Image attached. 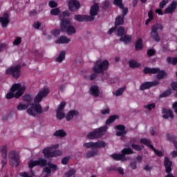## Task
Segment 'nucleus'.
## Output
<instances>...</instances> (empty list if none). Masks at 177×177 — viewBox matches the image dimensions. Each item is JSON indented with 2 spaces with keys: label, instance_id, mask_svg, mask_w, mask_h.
<instances>
[{
  "label": "nucleus",
  "instance_id": "obj_1",
  "mask_svg": "<svg viewBox=\"0 0 177 177\" xmlns=\"http://www.w3.org/2000/svg\"><path fill=\"white\" fill-rule=\"evenodd\" d=\"M49 95V89L44 88L40 90L37 95L34 98V104H32V106L27 109V113L29 115L32 117H35L37 114H42L44 111H48L49 110V106H46L42 109V106L39 104L44 97H46Z\"/></svg>",
  "mask_w": 177,
  "mask_h": 177
},
{
  "label": "nucleus",
  "instance_id": "obj_2",
  "mask_svg": "<svg viewBox=\"0 0 177 177\" xmlns=\"http://www.w3.org/2000/svg\"><path fill=\"white\" fill-rule=\"evenodd\" d=\"M26 88V86H21L20 83L14 84L11 86L10 92L6 94V99L8 100L13 99V97H15V99H19V97H21V96L24 95Z\"/></svg>",
  "mask_w": 177,
  "mask_h": 177
},
{
  "label": "nucleus",
  "instance_id": "obj_3",
  "mask_svg": "<svg viewBox=\"0 0 177 177\" xmlns=\"http://www.w3.org/2000/svg\"><path fill=\"white\" fill-rule=\"evenodd\" d=\"M59 144L53 145L48 147H46L43 149L42 153L45 158H53V157H60L63 152L60 150H53L54 149H58Z\"/></svg>",
  "mask_w": 177,
  "mask_h": 177
},
{
  "label": "nucleus",
  "instance_id": "obj_4",
  "mask_svg": "<svg viewBox=\"0 0 177 177\" xmlns=\"http://www.w3.org/2000/svg\"><path fill=\"white\" fill-rule=\"evenodd\" d=\"M61 30L64 32H66L68 35H73L75 34V28L71 26V21L68 19L63 18L61 21Z\"/></svg>",
  "mask_w": 177,
  "mask_h": 177
},
{
  "label": "nucleus",
  "instance_id": "obj_5",
  "mask_svg": "<svg viewBox=\"0 0 177 177\" xmlns=\"http://www.w3.org/2000/svg\"><path fill=\"white\" fill-rule=\"evenodd\" d=\"M164 26L160 24H156L153 25L151 28L150 37L152 39H154L156 42H160L161 39L158 35V30L162 31Z\"/></svg>",
  "mask_w": 177,
  "mask_h": 177
},
{
  "label": "nucleus",
  "instance_id": "obj_6",
  "mask_svg": "<svg viewBox=\"0 0 177 177\" xmlns=\"http://www.w3.org/2000/svg\"><path fill=\"white\" fill-rule=\"evenodd\" d=\"M106 131H107V127L106 126L95 129L93 131H91L88 133L87 138L91 140L99 139L104 135Z\"/></svg>",
  "mask_w": 177,
  "mask_h": 177
},
{
  "label": "nucleus",
  "instance_id": "obj_7",
  "mask_svg": "<svg viewBox=\"0 0 177 177\" xmlns=\"http://www.w3.org/2000/svg\"><path fill=\"white\" fill-rule=\"evenodd\" d=\"M109 61L104 60L102 62H97L93 68V71L95 73V74H102L104 73L105 70H107L109 68Z\"/></svg>",
  "mask_w": 177,
  "mask_h": 177
},
{
  "label": "nucleus",
  "instance_id": "obj_8",
  "mask_svg": "<svg viewBox=\"0 0 177 177\" xmlns=\"http://www.w3.org/2000/svg\"><path fill=\"white\" fill-rule=\"evenodd\" d=\"M21 71V68H20V66H12L11 67L8 68L6 71V74L7 75H12L13 78L15 80H17L20 77V71Z\"/></svg>",
  "mask_w": 177,
  "mask_h": 177
},
{
  "label": "nucleus",
  "instance_id": "obj_9",
  "mask_svg": "<svg viewBox=\"0 0 177 177\" xmlns=\"http://www.w3.org/2000/svg\"><path fill=\"white\" fill-rule=\"evenodd\" d=\"M8 157L10 158V162L12 167H19V165H20V156L16 151H11L9 153Z\"/></svg>",
  "mask_w": 177,
  "mask_h": 177
},
{
  "label": "nucleus",
  "instance_id": "obj_10",
  "mask_svg": "<svg viewBox=\"0 0 177 177\" xmlns=\"http://www.w3.org/2000/svg\"><path fill=\"white\" fill-rule=\"evenodd\" d=\"M99 13V4L95 3L90 9V16L88 15V19L90 21H93L95 20V16H97Z\"/></svg>",
  "mask_w": 177,
  "mask_h": 177
},
{
  "label": "nucleus",
  "instance_id": "obj_11",
  "mask_svg": "<svg viewBox=\"0 0 177 177\" xmlns=\"http://www.w3.org/2000/svg\"><path fill=\"white\" fill-rule=\"evenodd\" d=\"M68 8L71 12H77L81 8V4L78 0H70L68 3Z\"/></svg>",
  "mask_w": 177,
  "mask_h": 177
},
{
  "label": "nucleus",
  "instance_id": "obj_12",
  "mask_svg": "<svg viewBox=\"0 0 177 177\" xmlns=\"http://www.w3.org/2000/svg\"><path fill=\"white\" fill-rule=\"evenodd\" d=\"M160 82L158 81L153 82H145L140 86V91H146V89H150L152 86H157L159 85Z\"/></svg>",
  "mask_w": 177,
  "mask_h": 177
},
{
  "label": "nucleus",
  "instance_id": "obj_13",
  "mask_svg": "<svg viewBox=\"0 0 177 177\" xmlns=\"http://www.w3.org/2000/svg\"><path fill=\"white\" fill-rule=\"evenodd\" d=\"M115 129H118L116 131V136H121L124 138L127 133H128V131L125 129V126L122 124H118L114 127Z\"/></svg>",
  "mask_w": 177,
  "mask_h": 177
},
{
  "label": "nucleus",
  "instance_id": "obj_14",
  "mask_svg": "<svg viewBox=\"0 0 177 177\" xmlns=\"http://www.w3.org/2000/svg\"><path fill=\"white\" fill-rule=\"evenodd\" d=\"M164 165L166 174H171L172 172V161L167 156L165 157Z\"/></svg>",
  "mask_w": 177,
  "mask_h": 177
},
{
  "label": "nucleus",
  "instance_id": "obj_15",
  "mask_svg": "<svg viewBox=\"0 0 177 177\" xmlns=\"http://www.w3.org/2000/svg\"><path fill=\"white\" fill-rule=\"evenodd\" d=\"M0 23L3 28L8 27V24L10 23L9 14L8 12L4 13L2 17H0Z\"/></svg>",
  "mask_w": 177,
  "mask_h": 177
},
{
  "label": "nucleus",
  "instance_id": "obj_16",
  "mask_svg": "<svg viewBox=\"0 0 177 177\" xmlns=\"http://www.w3.org/2000/svg\"><path fill=\"white\" fill-rule=\"evenodd\" d=\"M177 8V2L175 1H173L170 5L165 10L164 13L165 15L174 13L175 10H176Z\"/></svg>",
  "mask_w": 177,
  "mask_h": 177
},
{
  "label": "nucleus",
  "instance_id": "obj_17",
  "mask_svg": "<svg viewBox=\"0 0 177 177\" xmlns=\"http://www.w3.org/2000/svg\"><path fill=\"white\" fill-rule=\"evenodd\" d=\"M162 113L163 115V118L165 120H168V118H174L175 116L174 115V112L171 109H168L167 108L162 109Z\"/></svg>",
  "mask_w": 177,
  "mask_h": 177
},
{
  "label": "nucleus",
  "instance_id": "obj_18",
  "mask_svg": "<svg viewBox=\"0 0 177 177\" xmlns=\"http://www.w3.org/2000/svg\"><path fill=\"white\" fill-rule=\"evenodd\" d=\"M74 19L76 20V21H80L81 23L84 21H91L89 20L88 15H76L74 16Z\"/></svg>",
  "mask_w": 177,
  "mask_h": 177
},
{
  "label": "nucleus",
  "instance_id": "obj_19",
  "mask_svg": "<svg viewBox=\"0 0 177 177\" xmlns=\"http://www.w3.org/2000/svg\"><path fill=\"white\" fill-rule=\"evenodd\" d=\"M90 93L94 97H97L99 94L100 93V91L99 90V86L96 85H93L90 88Z\"/></svg>",
  "mask_w": 177,
  "mask_h": 177
},
{
  "label": "nucleus",
  "instance_id": "obj_20",
  "mask_svg": "<svg viewBox=\"0 0 177 177\" xmlns=\"http://www.w3.org/2000/svg\"><path fill=\"white\" fill-rule=\"evenodd\" d=\"M160 71L159 68H150L149 66H146L143 69V73L144 74H157V72Z\"/></svg>",
  "mask_w": 177,
  "mask_h": 177
},
{
  "label": "nucleus",
  "instance_id": "obj_21",
  "mask_svg": "<svg viewBox=\"0 0 177 177\" xmlns=\"http://www.w3.org/2000/svg\"><path fill=\"white\" fill-rule=\"evenodd\" d=\"M124 19L125 17L121 15H118V17H116L115 19V27H118V26H124Z\"/></svg>",
  "mask_w": 177,
  "mask_h": 177
},
{
  "label": "nucleus",
  "instance_id": "obj_22",
  "mask_svg": "<svg viewBox=\"0 0 177 177\" xmlns=\"http://www.w3.org/2000/svg\"><path fill=\"white\" fill-rule=\"evenodd\" d=\"M32 99H33V97L30 94H25L23 96V100H24V102H26L27 106H32V104H31L32 102Z\"/></svg>",
  "mask_w": 177,
  "mask_h": 177
},
{
  "label": "nucleus",
  "instance_id": "obj_23",
  "mask_svg": "<svg viewBox=\"0 0 177 177\" xmlns=\"http://www.w3.org/2000/svg\"><path fill=\"white\" fill-rule=\"evenodd\" d=\"M74 115H78V111L75 110L70 111L66 116V121H71L74 118Z\"/></svg>",
  "mask_w": 177,
  "mask_h": 177
},
{
  "label": "nucleus",
  "instance_id": "obj_24",
  "mask_svg": "<svg viewBox=\"0 0 177 177\" xmlns=\"http://www.w3.org/2000/svg\"><path fill=\"white\" fill-rule=\"evenodd\" d=\"M97 153L99 151L97 149H93L91 151H88L85 155V158H92V157H95V156H97Z\"/></svg>",
  "mask_w": 177,
  "mask_h": 177
},
{
  "label": "nucleus",
  "instance_id": "obj_25",
  "mask_svg": "<svg viewBox=\"0 0 177 177\" xmlns=\"http://www.w3.org/2000/svg\"><path fill=\"white\" fill-rule=\"evenodd\" d=\"M70 39L66 36H61L57 40L56 44H70Z\"/></svg>",
  "mask_w": 177,
  "mask_h": 177
},
{
  "label": "nucleus",
  "instance_id": "obj_26",
  "mask_svg": "<svg viewBox=\"0 0 177 177\" xmlns=\"http://www.w3.org/2000/svg\"><path fill=\"white\" fill-rule=\"evenodd\" d=\"M158 68L159 71L157 72V79L158 80H162V78H165V77H167V72H165V71L160 69V68Z\"/></svg>",
  "mask_w": 177,
  "mask_h": 177
},
{
  "label": "nucleus",
  "instance_id": "obj_27",
  "mask_svg": "<svg viewBox=\"0 0 177 177\" xmlns=\"http://www.w3.org/2000/svg\"><path fill=\"white\" fill-rule=\"evenodd\" d=\"M110 157L113 158V160H115V161H122V160H124V158L122 153H113L110 155Z\"/></svg>",
  "mask_w": 177,
  "mask_h": 177
},
{
  "label": "nucleus",
  "instance_id": "obj_28",
  "mask_svg": "<svg viewBox=\"0 0 177 177\" xmlns=\"http://www.w3.org/2000/svg\"><path fill=\"white\" fill-rule=\"evenodd\" d=\"M53 136L59 138H64V136H67V133H66V131H64L63 129H59L57 130L54 133Z\"/></svg>",
  "mask_w": 177,
  "mask_h": 177
},
{
  "label": "nucleus",
  "instance_id": "obj_29",
  "mask_svg": "<svg viewBox=\"0 0 177 177\" xmlns=\"http://www.w3.org/2000/svg\"><path fill=\"white\" fill-rule=\"evenodd\" d=\"M106 144L104 141L98 140L96 142H94V149H102L106 147Z\"/></svg>",
  "mask_w": 177,
  "mask_h": 177
},
{
  "label": "nucleus",
  "instance_id": "obj_30",
  "mask_svg": "<svg viewBox=\"0 0 177 177\" xmlns=\"http://www.w3.org/2000/svg\"><path fill=\"white\" fill-rule=\"evenodd\" d=\"M64 59H66V51L62 50L59 53L58 57H57L55 59V60L58 63H62V62H63V60H64Z\"/></svg>",
  "mask_w": 177,
  "mask_h": 177
},
{
  "label": "nucleus",
  "instance_id": "obj_31",
  "mask_svg": "<svg viewBox=\"0 0 177 177\" xmlns=\"http://www.w3.org/2000/svg\"><path fill=\"white\" fill-rule=\"evenodd\" d=\"M125 34H127V32H125L124 27L120 26L119 28H117L116 35H118V37H122L125 35Z\"/></svg>",
  "mask_w": 177,
  "mask_h": 177
},
{
  "label": "nucleus",
  "instance_id": "obj_32",
  "mask_svg": "<svg viewBox=\"0 0 177 177\" xmlns=\"http://www.w3.org/2000/svg\"><path fill=\"white\" fill-rule=\"evenodd\" d=\"M129 65L131 68H138V67H140V64H139L138 61L133 59L129 62Z\"/></svg>",
  "mask_w": 177,
  "mask_h": 177
},
{
  "label": "nucleus",
  "instance_id": "obj_33",
  "mask_svg": "<svg viewBox=\"0 0 177 177\" xmlns=\"http://www.w3.org/2000/svg\"><path fill=\"white\" fill-rule=\"evenodd\" d=\"M143 49V41L142 39H138L136 42V50H142Z\"/></svg>",
  "mask_w": 177,
  "mask_h": 177
},
{
  "label": "nucleus",
  "instance_id": "obj_34",
  "mask_svg": "<svg viewBox=\"0 0 177 177\" xmlns=\"http://www.w3.org/2000/svg\"><path fill=\"white\" fill-rule=\"evenodd\" d=\"M131 40L132 37L126 35L122 36L120 38V41H121L122 42H124V44H128L129 42H131Z\"/></svg>",
  "mask_w": 177,
  "mask_h": 177
},
{
  "label": "nucleus",
  "instance_id": "obj_35",
  "mask_svg": "<svg viewBox=\"0 0 177 177\" xmlns=\"http://www.w3.org/2000/svg\"><path fill=\"white\" fill-rule=\"evenodd\" d=\"M37 166L46 167L48 165V160L44 158H39L37 160Z\"/></svg>",
  "mask_w": 177,
  "mask_h": 177
},
{
  "label": "nucleus",
  "instance_id": "obj_36",
  "mask_svg": "<svg viewBox=\"0 0 177 177\" xmlns=\"http://www.w3.org/2000/svg\"><path fill=\"white\" fill-rule=\"evenodd\" d=\"M121 153L125 158V156H127V154H133V150L131 148H124L122 150Z\"/></svg>",
  "mask_w": 177,
  "mask_h": 177
},
{
  "label": "nucleus",
  "instance_id": "obj_37",
  "mask_svg": "<svg viewBox=\"0 0 177 177\" xmlns=\"http://www.w3.org/2000/svg\"><path fill=\"white\" fill-rule=\"evenodd\" d=\"M166 138L169 142H172V143H174L177 140V136L175 135H171L169 133H167L166 135Z\"/></svg>",
  "mask_w": 177,
  "mask_h": 177
},
{
  "label": "nucleus",
  "instance_id": "obj_38",
  "mask_svg": "<svg viewBox=\"0 0 177 177\" xmlns=\"http://www.w3.org/2000/svg\"><path fill=\"white\" fill-rule=\"evenodd\" d=\"M1 157L3 158H8V147L6 145L2 147Z\"/></svg>",
  "mask_w": 177,
  "mask_h": 177
},
{
  "label": "nucleus",
  "instance_id": "obj_39",
  "mask_svg": "<svg viewBox=\"0 0 177 177\" xmlns=\"http://www.w3.org/2000/svg\"><path fill=\"white\" fill-rule=\"evenodd\" d=\"M131 147L132 149H133V150H136V151H142V150H143V149L145 148L143 145H139L135 143L131 144Z\"/></svg>",
  "mask_w": 177,
  "mask_h": 177
},
{
  "label": "nucleus",
  "instance_id": "obj_40",
  "mask_svg": "<svg viewBox=\"0 0 177 177\" xmlns=\"http://www.w3.org/2000/svg\"><path fill=\"white\" fill-rule=\"evenodd\" d=\"M118 117L115 115H111L106 121V125H110L112 122H114L117 120Z\"/></svg>",
  "mask_w": 177,
  "mask_h": 177
},
{
  "label": "nucleus",
  "instance_id": "obj_41",
  "mask_svg": "<svg viewBox=\"0 0 177 177\" xmlns=\"http://www.w3.org/2000/svg\"><path fill=\"white\" fill-rule=\"evenodd\" d=\"M27 109H28V105L21 103H19L17 106V110H18V111H23V110H27Z\"/></svg>",
  "mask_w": 177,
  "mask_h": 177
},
{
  "label": "nucleus",
  "instance_id": "obj_42",
  "mask_svg": "<svg viewBox=\"0 0 177 177\" xmlns=\"http://www.w3.org/2000/svg\"><path fill=\"white\" fill-rule=\"evenodd\" d=\"M59 13H62V11L59 8H53L50 10V15L52 16H59Z\"/></svg>",
  "mask_w": 177,
  "mask_h": 177
},
{
  "label": "nucleus",
  "instance_id": "obj_43",
  "mask_svg": "<svg viewBox=\"0 0 177 177\" xmlns=\"http://www.w3.org/2000/svg\"><path fill=\"white\" fill-rule=\"evenodd\" d=\"M172 93L171 89H167L160 95V97H168Z\"/></svg>",
  "mask_w": 177,
  "mask_h": 177
},
{
  "label": "nucleus",
  "instance_id": "obj_44",
  "mask_svg": "<svg viewBox=\"0 0 177 177\" xmlns=\"http://www.w3.org/2000/svg\"><path fill=\"white\" fill-rule=\"evenodd\" d=\"M140 143L145 145V146H149L151 145V141L147 138H141L140 140Z\"/></svg>",
  "mask_w": 177,
  "mask_h": 177
},
{
  "label": "nucleus",
  "instance_id": "obj_45",
  "mask_svg": "<svg viewBox=\"0 0 177 177\" xmlns=\"http://www.w3.org/2000/svg\"><path fill=\"white\" fill-rule=\"evenodd\" d=\"M83 146L86 149H95V142H85L84 144H83Z\"/></svg>",
  "mask_w": 177,
  "mask_h": 177
},
{
  "label": "nucleus",
  "instance_id": "obj_46",
  "mask_svg": "<svg viewBox=\"0 0 177 177\" xmlns=\"http://www.w3.org/2000/svg\"><path fill=\"white\" fill-rule=\"evenodd\" d=\"M125 89H127V87L124 86V87H121V88H118V90H116L115 96H121V95H122V93H124V91H125Z\"/></svg>",
  "mask_w": 177,
  "mask_h": 177
},
{
  "label": "nucleus",
  "instance_id": "obj_47",
  "mask_svg": "<svg viewBox=\"0 0 177 177\" xmlns=\"http://www.w3.org/2000/svg\"><path fill=\"white\" fill-rule=\"evenodd\" d=\"M38 166V162L37 160H30L28 162V167L30 169L34 168V167Z\"/></svg>",
  "mask_w": 177,
  "mask_h": 177
},
{
  "label": "nucleus",
  "instance_id": "obj_48",
  "mask_svg": "<svg viewBox=\"0 0 177 177\" xmlns=\"http://www.w3.org/2000/svg\"><path fill=\"white\" fill-rule=\"evenodd\" d=\"M56 113L57 120H63L64 117H66V115L64 114V113H63V111H57Z\"/></svg>",
  "mask_w": 177,
  "mask_h": 177
},
{
  "label": "nucleus",
  "instance_id": "obj_49",
  "mask_svg": "<svg viewBox=\"0 0 177 177\" xmlns=\"http://www.w3.org/2000/svg\"><path fill=\"white\" fill-rule=\"evenodd\" d=\"M47 165H48V167H50V169L53 172H56V171H57V165L53 163H50V162L47 164Z\"/></svg>",
  "mask_w": 177,
  "mask_h": 177
},
{
  "label": "nucleus",
  "instance_id": "obj_50",
  "mask_svg": "<svg viewBox=\"0 0 177 177\" xmlns=\"http://www.w3.org/2000/svg\"><path fill=\"white\" fill-rule=\"evenodd\" d=\"M144 109H147V110H149V111H151V110H153V109H156V104L151 103V104H149L147 105H145Z\"/></svg>",
  "mask_w": 177,
  "mask_h": 177
},
{
  "label": "nucleus",
  "instance_id": "obj_51",
  "mask_svg": "<svg viewBox=\"0 0 177 177\" xmlns=\"http://www.w3.org/2000/svg\"><path fill=\"white\" fill-rule=\"evenodd\" d=\"M120 9H122V17H125L127 15H128V7H124L122 6V8H120Z\"/></svg>",
  "mask_w": 177,
  "mask_h": 177
},
{
  "label": "nucleus",
  "instance_id": "obj_52",
  "mask_svg": "<svg viewBox=\"0 0 177 177\" xmlns=\"http://www.w3.org/2000/svg\"><path fill=\"white\" fill-rule=\"evenodd\" d=\"M66 102L63 101L58 106V109H57V111H63L64 110V107H66Z\"/></svg>",
  "mask_w": 177,
  "mask_h": 177
},
{
  "label": "nucleus",
  "instance_id": "obj_53",
  "mask_svg": "<svg viewBox=\"0 0 177 177\" xmlns=\"http://www.w3.org/2000/svg\"><path fill=\"white\" fill-rule=\"evenodd\" d=\"M109 6H110V1L106 0L105 1H104L102 3V9L104 10H106L109 9Z\"/></svg>",
  "mask_w": 177,
  "mask_h": 177
},
{
  "label": "nucleus",
  "instance_id": "obj_54",
  "mask_svg": "<svg viewBox=\"0 0 177 177\" xmlns=\"http://www.w3.org/2000/svg\"><path fill=\"white\" fill-rule=\"evenodd\" d=\"M113 3L115 5V6H118V8H122L124 4L122 3V0H114Z\"/></svg>",
  "mask_w": 177,
  "mask_h": 177
},
{
  "label": "nucleus",
  "instance_id": "obj_55",
  "mask_svg": "<svg viewBox=\"0 0 177 177\" xmlns=\"http://www.w3.org/2000/svg\"><path fill=\"white\" fill-rule=\"evenodd\" d=\"M68 161H70V156L64 157L62 159V164L63 165H67L68 164Z\"/></svg>",
  "mask_w": 177,
  "mask_h": 177
},
{
  "label": "nucleus",
  "instance_id": "obj_56",
  "mask_svg": "<svg viewBox=\"0 0 177 177\" xmlns=\"http://www.w3.org/2000/svg\"><path fill=\"white\" fill-rule=\"evenodd\" d=\"M44 172H46V175L45 176L49 177L50 176V172H52V170L50 169V167H46L44 169Z\"/></svg>",
  "mask_w": 177,
  "mask_h": 177
},
{
  "label": "nucleus",
  "instance_id": "obj_57",
  "mask_svg": "<svg viewBox=\"0 0 177 177\" xmlns=\"http://www.w3.org/2000/svg\"><path fill=\"white\" fill-rule=\"evenodd\" d=\"M21 44V37H18L15 39V40L13 42V44L15 45L16 46L20 45Z\"/></svg>",
  "mask_w": 177,
  "mask_h": 177
},
{
  "label": "nucleus",
  "instance_id": "obj_58",
  "mask_svg": "<svg viewBox=\"0 0 177 177\" xmlns=\"http://www.w3.org/2000/svg\"><path fill=\"white\" fill-rule=\"evenodd\" d=\"M48 6L50 8H57V3L53 0H51L48 2Z\"/></svg>",
  "mask_w": 177,
  "mask_h": 177
},
{
  "label": "nucleus",
  "instance_id": "obj_59",
  "mask_svg": "<svg viewBox=\"0 0 177 177\" xmlns=\"http://www.w3.org/2000/svg\"><path fill=\"white\" fill-rule=\"evenodd\" d=\"M168 3L167 1L162 0L161 2L159 3V8L160 9H164L165 6Z\"/></svg>",
  "mask_w": 177,
  "mask_h": 177
},
{
  "label": "nucleus",
  "instance_id": "obj_60",
  "mask_svg": "<svg viewBox=\"0 0 177 177\" xmlns=\"http://www.w3.org/2000/svg\"><path fill=\"white\" fill-rule=\"evenodd\" d=\"M171 86L174 91H176V97H177V82H173Z\"/></svg>",
  "mask_w": 177,
  "mask_h": 177
},
{
  "label": "nucleus",
  "instance_id": "obj_61",
  "mask_svg": "<svg viewBox=\"0 0 177 177\" xmlns=\"http://www.w3.org/2000/svg\"><path fill=\"white\" fill-rule=\"evenodd\" d=\"M147 55L149 57H151V56H154V55H156V50L153 49H149L147 50Z\"/></svg>",
  "mask_w": 177,
  "mask_h": 177
},
{
  "label": "nucleus",
  "instance_id": "obj_62",
  "mask_svg": "<svg viewBox=\"0 0 177 177\" xmlns=\"http://www.w3.org/2000/svg\"><path fill=\"white\" fill-rule=\"evenodd\" d=\"M75 174V170H74V169H71L70 171H68L66 173V176L71 177V176H73V175H74Z\"/></svg>",
  "mask_w": 177,
  "mask_h": 177
},
{
  "label": "nucleus",
  "instance_id": "obj_63",
  "mask_svg": "<svg viewBox=\"0 0 177 177\" xmlns=\"http://www.w3.org/2000/svg\"><path fill=\"white\" fill-rule=\"evenodd\" d=\"M154 153L156 156H158V157H162L164 156V153L162 151L157 149L154 151Z\"/></svg>",
  "mask_w": 177,
  "mask_h": 177
},
{
  "label": "nucleus",
  "instance_id": "obj_64",
  "mask_svg": "<svg viewBox=\"0 0 177 177\" xmlns=\"http://www.w3.org/2000/svg\"><path fill=\"white\" fill-rule=\"evenodd\" d=\"M172 109L174 113L177 115V102H174L172 104Z\"/></svg>",
  "mask_w": 177,
  "mask_h": 177
}]
</instances>
